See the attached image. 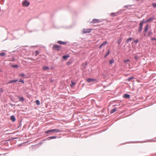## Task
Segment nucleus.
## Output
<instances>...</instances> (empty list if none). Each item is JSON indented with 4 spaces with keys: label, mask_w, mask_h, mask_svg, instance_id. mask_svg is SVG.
<instances>
[{
    "label": "nucleus",
    "mask_w": 156,
    "mask_h": 156,
    "mask_svg": "<svg viewBox=\"0 0 156 156\" xmlns=\"http://www.w3.org/2000/svg\"><path fill=\"white\" fill-rule=\"evenodd\" d=\"M100 22V20L98 19H94L90 23H99Z\"/></svg>",
    "instance_id": "9"
},
{
    "label": "nucleus",
    "mask_w": 156,
    "mask_h": 156,
    "mask_svg": "<svg viewBox=\"0 0 156 156\" xmlns=\"http://www.w3.org/2000/svg\"><path fill=\"white\" fill-rule=\"evenodd\" d=\"M144 36H146V34H145V33H144Z\"/></svg>",
    "instance_id": "55"
},
{
    "label": "nucleus",
    "mask_w": 156,
    "mask_h": 156,
    "mask_svg": "<svg viewBox=\"0 0 156 156\" xmlns=\"http://www.w3.org/2000/svg\"><path fill=\"white\" fill-rule=\"evenodd\" d=\"M35 53L36 54V55H37L39 54V52L38 51L36 50L35 51Z\"/></svg>",
    "instance_id": "40"
},
{
    "label": "nucleus",
    "mask_w": 156,
    "mask_h": 156,
    "mask_svg": "<svg viewBox=\"0 0 156 156\" xmlns=\"http://www.w3.org/2000/svg\"><path fill=\"white\" fill-rule=\"evenodd\" d=\"M152 34V32L151 30H149L148 33V35L150 36H151Z\"/></svg>",
    "instance_id": "37"
},
{
    "label": "nucleus",
    "mask_w": 156,
    "mask_h": 156,
    "mask_svg": "<svg viewBox=\"0 0 156 156\" xmlns=\"http://www.w3.org/2000/svg\"><path fill=\"white\" fill-rule=\"evenodd\" d=\"M23 6L24 7H27L30 4V2L28 0H24L22 3Z\"/></svg>",
    "instance_id": "3"
},
{
    "label": "nucleus",
    "mask_w": 156,
    "mask_h": 156,
    "mask_svg": "<svg viewBox=\"0 0 156 156\" xmlns=\"http://www.w3.org/2000/svg\"><path fill=\"white\" fill-rule=\"evenodd\" d=\"M35 103L37 105H40V101L38 100H36L35 101Z\"/></svg>",
    "instance_id": "30"
},
{
    "label": "nucleus",
    "mask_w": 156,
    "mask_h": 156,
    "mask_svg": "<svg viewBox=\"0 0 156 156\" xmlns=\"http://www.w3.org/2000/svg\"><path fill=\"white\" fill-rule=\"evenodd\" d=\"M62 46L57 44H54L53 45V49L57 51H59L61 50Z\"/></svg>",
    "instance_id": "2"
},
{
    "label": "nucleus",
    "mask_w": 156,
    "mask_h": 156,
    "mask_svg": "<svg viewBox=\"0 0 156 156\" xmlns=\"http://www.w3.org/2000/svg\"><path fill=\"white\" fill-rule=\"evenodd\" d=\"M9 105L11 106L12 107H13L14 106H15V104H13L12 103H10L9 104Z\"/></svg>",
    "instance_id": "45"
},
{
    "label": "nucleus",
    "mask_w": 156,
    "mask_h": 156,
    "mask_svg": "<svg viewBox=\"0 0 156 156\" xmlns=\"http://www.w3.org/2000/svg\"><path fill=\"white\" fill-rule=\"evenodd\" d=\"M22 126V123H21V121H20V122L19 124V125L17 127V128H19L20 127H21Z\"/></svg>",
    "instance_id": "41"
},
{
    "label": "nucleus",
    "mask_w": 156,
    "mask_h": 156,
    "mask_svg": "<svg viewBox=\"0 0 156 156\" xmlns=\"http://www.w3.org/2000/svg\"><path fill=\"white\" fill-rule=\"evenodd\" d=\"M10 99L11 100V101H12V102H16V101H15V99H14L12 98H11V97H10Z\"/></svg>",
    "instance_id": "38"
},
{
    "label": "nucleus",
    "mask_w": 156,
    "mask_h": 156,
    "mask_svg": "<svg viewBox=\"0 0 156 156\" xmlns=\"http://www.w3.org/2000/svg\"><path fill=\"white\" fill-rule=\"evenodd\" d=\"M75 82L72 80L71 81V83L70 84V87H72L75 85Z\"/></svg>",
    "instance_id": "24"
},
{
    "label": "nucleus",
    "mask_w": 156,
    "mask_h": 156,
    "mask_svg": "<svg viewBox=\"0 0 156 156\" xmlns=\"http://www.w3.org/2000/svg\"><path fill=\"white\" fill-rule=\"evenodd\" d=\"M143 24L140 23L139 27L138 29V31L139 33H140L143 29Z\"/></svg>",
    "instance_id": "8"
},
{
    "label": "nucleus",
    "mask_w": 156,
    "mask_h": 156,
    "mask_svg": "<svg viewBox=\"0 0 156 156\" xmlns=\"http://www.w3.org/2000/svg\"><path fill=\"white\" fill-rule=\"evenodd\" d=\"M18 81L19 82H20V83H21L23 84H24V81L22 79H20L19 81Z\"/></svg>",
    "instance_id": "33"
},
{
    "label": "nucleus",
    "mask_w": 156,
    "mask_h": 156,
    "mask_svg": "<svg viewBox=\"0 0 156 156\" xmlns=\"http://www.w3.org/2000/svg\"><path fill=\"white\" fill-rule=\"evenodd\" d=\"M124 11V9H120L117 12H116L117 14V15L119 14H121L122 12H123Z\"/></svg>",
    "instance_id": "19"
},
{
    "label": "nucleus",
    "mask_w": 156,
    "mask_h": 156,
    "mask_svg": "<svg viewBox=\"0 0 156 156\" xmlns=\"http://www.w3.org/2000/svg\"><path fill=\"white\" fill-rule=\"evenodd\" d=\"M147 23V20H145L144 19H143L142 20V21L141 22H140V23L143 25V24L144 23Z\"/></svg>",
    "instance_id": "29"
},
{
    "label": "nucleus",
    "mask_w": 156,
    "mask_h": 156,
    "mask_svg": "<svg viewBox=\"0 0 156 156\" xmlns=\"http://www.w3.org/2000/svg\"><path fill=\"white\" fill-rule=\"evenodd\" d=\"M152 141H156V140H151Z\"/></svg>",
    "instance_id": "57"
},
{
    "label": "nucleus",
    "mask_w": 156,
    "mask_h": 156,
    "mask_svg": "<svg viewBox=\"0 0 156 156\" xmlns=\"http://www.w3.org/2000/svg\"><path fill=\"white\" fill-rule=\"evenodd\" d=\"M97 79L94 78H89L87 79V81L88 83H91L96 81Z\"/></svg>",
    "instance_id": "5"
},
{
    "label": "nucleus",
    "mask_w": 156,
    "mask_h": 156,
    "mask_svg": "<svg viewBox=\"0 0 156 156\" xmlns=\"http://www.w3.org/2000/svg\"><path fill=\"white\" fill-rule=\"evenodd\" d=\"M153 7L154 8H156V3H153L152 4Z\"/></svg>",
    "instance_id": "39"
},
{
    "label": "nucleus",
    "mask_w": 156,
    "mask_h": 156,
    "mask_svg": "<svg viewBox=\"0 0 156 156\" xmlns=\"http://www.w3.org/2000/svg\"><path fill=\"white\" fill-rule=\"evenodd\" d=\"M57 137H58V136H51L48 137V140H49L52 139H56Z\"/></svg>",
    "instance_id": "15"
},
{
    "label": "nucleus",
    "mask_w": 156,
    "mask_h": 156,
    "mask_svg": "<svg viewBox=\"0 0 156 156\" xmlns=\"http://www.w3.org/2000/svg\"><path fill=\"white\" fill-rule=\"evenodd\" d=\"M111 83H110L108 85H106V86H105L104 87H108L111 84Z\"/></svg>",
    "instance_id": "48"
},
{
    "label": "nucleus",
    "mask_w": 156,
    "mask_h": 156,
    "mask_svg": "<svg viewBox=\"0 0 156 156\" xmlns=\"http://www.w3.org/2000/svg\"><path fill=\"white\" fill-rule=\"evenodd\" d=\"M133 39L132 37H129V38L127 39L126 41L127 43H128L129 41H131Z\"/></svg>",
    "instance_id": "27"
},
{
    "label": "nucleus",
    "mask_w": 156,
    "mask_h": 156,
    "mask_svg": "<svg viewBox=\"0 0 156 156\" xmlns=\"http://www.w3.org/2000/svg\"><path fill=\"white\" fill-rule=\"evenodd\" d=\"M10 140V139H8L7 140H6V141H9Z\"/></svg>",
    "instance_id": "52"
},
{
    "label": "nucleus",
    "mask_w": 156,
    "mask_h": 156,
    "mask_svg": "<svg viewBox=\"0 0 156 156\" xmlns=\"http://www.w3.org/2000/svg\"><path fill=\"white\" fill-rule=\"evenodd\" d=\"M1 96V95L0 94V96Z\"/></svg>",
    "instance_id": "61"
},
{
    "label": "nucleus",
    "mask_w": 156,
    "mask_h": 156,
    "mask_svg": "<svg viewBox=\"0 0 156 156\" xmlns=\"http://www.w3.org/2000/svg\"><path fill=\"white\" fill-rule=\"evenodd\" d=\"M18 98L19 99L20 101H21L22 102H23L24 101V98L23 97H18Z\"/></svg>",
    "instance_id": "16"
},
{
    "label": "nucleus",
    "mask_w": 156,
    "mask_h": 156,
    "mask_svg": "<svg viewBox=\"0 0 156 156\" xmlns=\"http://www.w3.org/2000/svg\"><path fill=\"white\" fill-rule=\"evenodd\" d=\"M18 81V79L11 80L9 81L8 82V83L10 84L14 83H16Z\"/></svg>",
    "instance_id": "12"
},
{
    "label": "nucleus",
    "mask_w": 156,
    "mask_h": 156,
    "mask_svg": "<svg viewBox=\"0 0 156 156\" xmlns=\"http://www.w3.org/2000/svg\"><path fill=\"white\" fill-rule=\"evenodd\" d=\"M148 27L149 25L148 24H147L146 25V26H145L144 28V30L143 31V32L144 33H145V34H146V33L147 32L148 30Z\"/></svg>",
    "instance_id": "10"
},
{
    "label": "nucleus",
    "mask_w": 156,
    "mask_h": 156,
    "mask_svg": "<svg viewBox=\"0 0 156 156\" xmlns=\"http://www.w3.org/2000/svg\"><path fill=\"white\" fill-rule=\"evenodd\" d=\"M51 69H53L52 68V67H51Z\"/></svg>",
    "instance_id": "59"
},
{
    "label": "nucleus",
    "mask_w": 156,
    "mask_h": 156,
    "mask_svg": "<svg viewBox=\"0 0 156 156\" xmlns=\"http://www.w3.org/2000/svg\"><path fill=\"white\" fill-rule=\"evenodd\" d=\"M72 63V62L70 61H69L67 62V65L69 66Z\"/></svg>",
    "instance_id": "36"
},
{
    "label": "nucleus",
    "mask_w": 156,
    "mask_h": 156,
    "mask_svg": "<svg viewBox=\"0 0 156 156\" xmlns=\"http://www.w3.org/2000/svg\"><path fill=\"white\" fill-rule=\"evenodd\" d=\"M3 91V89L2 88L0 89V92H2Z\"/></svg>",
    "instance_id": "47"
},
{
    "label": "nucleus",
    "mask_w": 156,
    "mask_h": 156,
    "mask_svg": "<svg viewBox=\"0 0 156 156\" xmlns=\"http://www.w3.org/2000/svg\"><path fill=\"white\" fill-rule=\"evenodd\" d=\"M109 64L110 65L112 64L113 63H114V61L113 59H112L109 61Z\"/></svg>",
    "instance_id": "28"
},
{
    "label": "nucleus",
    "mask_w": 156,
    "mask_h": 156,
    "mask_svg": "<svg viewBox=\"0 0 156 156\" xmlns=\"http://www.w3.org/2000/svg\"><path fill=\"white\" fill-rule=\"evenodd\" d=\"M10 119L13 122H14L16 120L15 116L13 115H11L10 117Z\"/></svg>",
    "instance_id": "17"
},
{
    "label": "nucleus",
    "mask_w": 156,
    "mask_h": 156,
    "mask_svg": "<svg viewBox=\"0 0 156 156\" xmlns=\"http://www.w3.org/2000/svg\"><path fill=\"white\" fill-rule=\"evenodd\" d=\"M19 145L20 146H21V144H19Z\"/></svg>",
    "instance_id": "56"
},
{
    "label": "nucleus",
    "mask_w": 156,
    "mask_h": 156,
    "mask_svg": "<svg viewBox=\"0 0 156 156\" xmlns=\"http://www.w3.org/2000/svg\"><path fill=\"white\" fill-rule=\"evenodd\" d=\"M118 16L116 12H112L110 13V16Z\"/></svg>",
    "instance_id": "26"
},
{
    "label": "nucleus",
    "mask_w": 156,
    "mask_h": 156,
    "mask_svg": "<svg viewBox=\"0 0 156 156\" xmlns=\"http://www.w3.org/2000/svg\"><path fill=\"white\" fill-rule=\"evenodd\" d=\"M87 62H85L84 63H83L82 64V66H83V69H85L87 67Z\"/></svg>",
    "instance_id": "18"
},
{
    "label": "nucleus",
    "mask_w": 156,
    "mask_h": 156,
    "mask_svg": "<svg viewBox=\"0 0 156 156\" xmlns=\"http://www.w3.org/2000/svg\"><path fill=\"white\" fill-rule=\"evenodd\" d=\"M155 18V17L154 16H153L152 17H151L147 20V22H149L152 21Z\"/></svg>",
    "instance_id": "13"
},
{
    "label": "nucleus",
    "mask_w": 156,
    "mask_h": 156,
    "mask_svg": "<svg viewBox=\"0 0 156 156\" xmlns=\"http://www.w3.org/2000/svg\"><path fill=\"white\" fill-rule=\"evenodd\" d=\"M139 39H136V40H135L134 41V42L135 43V44H137V42H138L139 41Z\"/></svg>",
    "instance_id": "42"
},
{
    "label": "nucleus",
    "mask_w": 156,
    "mask_h": 156,
    "mask_svg": "<svg viewBox=\"0 0 156 156\" xmlns=\"http://www.w3.org/2000/svg\"><path fill=\"white\" fill-rule=\"evenodd\" d=\"M6 54L5 52H2L0 53V56H4Z\"/></svg>",
    "instance_id": "31"
},
{
    "label": "nucleus",
    "mask_w": 156,
    "mask_h": 156,
    "mask_svg": "<svg viewBox=\"0 0 156 156\" xmlns=\"http://www.w3.org/2000/svg\"><path fill=\"white\" fill-rule=\"evenodd\" d=\"M10 66L12 67H13V68H16L17 69L19 67V66L18 65H11Z\"/></svg>",
    "instance_id": "25"
},
{
    "label": "nucleus",
    "mask_w": 156,
    "mask_h": 156,
    "mask_svg": "<svg viewBox=\"0 0 156 156\" xmlns=\"http://www.w3.org/2000/svg\"><path fill=\"white\" fill-rule=\"evenodd\" d=\"M122 97L124 98L129 99L130 97V96L129 94L126 93L123 94Z\"/></svg>",
    "instance_id": "6"
},
{
    "label": "nucleus",
    "mask_w": 156,
    "mask_h": 156,
    "mask_svg": "<svg viewBox=\"0 0 156 156\" xmlns=\"http://www.w3.org/2000/svg\"><path fill=\"white\" fill-rule=\"evenodd\" d=\"M20 106V105H18V106Z\"/></svg>",
    "instance_id": "58"
},
{
    "label": "nucleus",
    "mask_w": 156,
    "mask_h": 156,
    "mask_svg": "<svg viewBox=\"0 0 156 156\" xmlns=\"http://www.w3.org/2000/svg\"><path fill=\"white\" fill-rule=\"evenodd\" d=\"M12 61H14V58H12Z\"/></svg>",
    "instance_id": "50"
},
{
    "label": "nucleus",
    "mask_w": 156,
    "mask_h": 156,
    "mask_svg": "<svg viewBox=\"0 0 156 156\" xmlns=\"http://www.w3.org/2000/svg\"><path fill=\"white\" fill-rule=\"evenodd\" d=\"M134 58L136 60V61H137L138 59V57L137 56H134Z\"/></svg>",
    "instance_id": "44"
},
{
    "label": "nucleus",
    "mask_w": 156,
    "mask_h": 156,
    "mask_svg": "<svg viewBox=\"0 0 156 156\" xmlns=\"http://www.w3.org/2000/svg\"><path fill=\"white\" fill-rule=\"evenodd\" d=\"M19 76L20 77H25V74L24 73H21L20 74Z\"/></svg>",
    "instance_id": "32"
},
{
    "label": "nucleus",
    "mask_w": 156,
    "mask_h": 156,
    "mask_svg": "<svg viewBox=\"0 0 156 156\" xmlns=\"http://www.w3.org/2000/svg\"><path fill=\"white\" fill-rule=\"evenodd\" d=\"M92 30V29L90 28L86 29L84 28L83 30V34H86L87 33H90Z\"/></svg>",
    "instance_id": "4"
},
{
    "label": "nucleus",
    "mask_w": 156,
    "mask_h": 156,
    "mask_svg": "<svg viewBox=\"0 0 156 156\" xmlns=\"http://www.w3.org/2000/svg\"><path fill=\"white\" fill-rule=\"evenodd\" d=\"M69 57L70 55L69 54H66L62 56V58L64 60H66L67 58Z\"/></svg>",
    "instance_id": "11"
},
{
    "label": "nucleus",
    "mask_w": 156,
    "mask_h": 156,
    "mask_svg": "<svg viewBox=\"0 0 156 156\" xmlns=\"http://www.w3.org/2000/svg\"><path fill=\"white\" fill-rule=\"evenodd\" d=\"M108 43V42L107 41H104L99 46V48L101 49L103 46H105Z\"/></svg>",
    "instance_id": "7"
},
{
    "label": "nucleus",
    "mask_w": 156,
    "mask_h": 156,
    "mask_svg": "<svg viewBox=\"0 0 156 156\" xmlns=\"http://www.w3.org/2000/svg\"><path fill=\"white\" fill-rule=\"evenodd\" d=\"M48 137H47V138H45V139H44L43 140V141H45V140H48Z\"/></svg>",
    "instance_id": "49"
},
{
    "label": "nucleus",
    "mask_w": 156,
    "mask_h": 156,
    "mask_svg": "<svg viewBox=\"0 0 156 156\" xmlns=\"http://www.w3.org/2000/svg\"><path fill=\"white\" fill-rule=\"evenodd\" d=\"M57 43L61 45L66 44L67 43L66 42L63 41H58Z\"/></svg>",
    "instance_id": "14"
},
{
    "label": "nucleus",
    "mask_w": 156,
    "mask_h": 156,
    "mask_svg": "<svg viewBox=\"0 0 156 156\" xmlns=\"http://www.w3.org/2000/svg\"><path fill=\"white\" fill-rule=\"evenodd\" d=\"M8 32V33H9V32H8V31L7 32Z\"/></svg>",
    "instance_id": "60"
},
{
    "label": "nucleus",
    "mask_w": 156,
    "mask_h": 156,
    "mask_svg": "<svg viewBox=\"0 0 156 156\" xmlns=\"http://www.w3.org/2000/svg\"><path fill=\"white\" fill-rule=\"evenodd\" d=\"M2 72V69H0V72Z\"/></svg>",
    "instance_id": "53"
},
{
    "label": "nucleus",
    "mask_w": 156,
    "mask_h": 156,
    "mask_svg": "<svg viewBox=\"0 0 156 156\" xmlns=\"http://www.w3.org/2000/svg\"><path fill=\"white\" fill-rule=\"evenodd\" d=\"M134 78V77L133 76H131L129 77L126 80V81H130L131 80Z\"/></svg>",
    "instance_id": "22"
},
{
    "label": "nucleus",
    "mask_w": 156,
    "mask_h": 156,
    "mask_svg": "<svg viewBox=\"0 0 156 156\" xmlns=\"http://www.w3.org/2000/svg\"><path fill=\"white\" fill-rule=\"evenodd\" d=\"M117 110V108L115 107L114 108L112 109L110 111V113L111 114L115 112Z\"/></svg>",
    "instance_id": "23"
},
{
    "label": "nucleus",
    "mask_w": 156,
    "mask_h": 156,
    "mask_svg": "<svg viewBox=\"0 0 156 156\" xmlns=\"http://www.w3.org/2000/svg\"><path fill=\"white\" fill-rule=\"evenodd\" d=\"M16 50H14V51H13V52H16Z\"/></svg>",
    "instance_id": "54"
},
{
    "label": "nucleus",
    "mask_w": 156,
    "mask_h": 156,
    "mask_svg": "<svg viewBox=\"0 0 156 156\" xmlns=\"http://www.w3.org/2000/svg\"><path fill=\"white\" fill-rule=\"evenodd\" d=\"M62 131V130L58 129H53L47 130L44 132V135L46 136H49L52 135L55 133H57L59 132H60Z\"/></svg>",
    "instance_id": "1"
},
{
    "label": "nucleus",
    "mask_w": 156,
    "mask_h": 156,
    "mask_svg": "<svg viewBox=\"0 0 156 156\" xmlns=\"http://www.w3.org/2000/svg\"><path fill=\"white\" fill-rule=\"evenodd\" d=\"M132 5H130L129 6V5H124L123 7L124 8H128L129 7H130Z\"/></svg>",
    "instance_id": "43"
},
{
    "label": "nucleus",
    "mask_w": 156,
    "mask_h": 156,
    "mask_svg": "<svg viewBox=\"0 0 156 156\" xmlns=\"http://www.w3.org/2000/svg\"><path fill=\"white\" fill-rule=\"evenodd\" d=\"M50 69L49 67L47 66H44L43 67L42 69L44 70H47L49 69Z\"/></svg>",
    "instance_id": "21"
},
{
    "label": "nucleus",
    "mask_w": 156,
    "mask_h": 156,
    "mask_svg": "<svg viewBox=\"0 0 156 156\" xmlns=\"http://www.w3.org/2000/svg\"><path fill=\"white\" fill-rule=\"evenodd\" d=\"M121 39L120 38L117 41V43L118 44H121Z\"/></svg>",
    "instance_id": "35"
},
{
    "label": "nucleus",
    "mask_w": 156,
    "mask_h": 156,
    "mask_svg": "<svg viewBox=\"0 0 156 156\" xmlns=\"http://www.w3.org/2000/svg\"><path fill=\"white\" fill-rule=\"evenodd\" d=\"M110 51L109 49H108V51L106 53V54L105 55L104 58H105L110 54Z\"/></svg>",
    "instance_id": "20"
},
{
    "label": "nucleus",
    "mask_w": 156,
    "mask_h": 156,
    "mask_svg": "<svg viewBox=\"0 0 156 156\" xmlns=\"http://www.w3.org/2000/svg\"><path fill=\"white\" fill-rule=\"evenodd\" d=\"M53 81H54V80H52V79H51V82H52Z\"/></svg>",
    "instance_id": "51"
},
{
    "label": "nucleus",
    "mask_w": 156,
    "mask_h": 156,
    "mask_svg": "<svg viewBox=\"0 0 156 156\" xmlns=\"http://www.w3.org/2000/svg\"><path fill=\"white\" fill-rule=\"evenodd\" d=\"M151 41H156V39L155 37L151 38Z\"/></svg>",
    "instance_id": "46"
},
{
    "label": "nucleus",
    "mask_w": 156,
    "mask_h": 156,
    "mask_svg": "<svg viewBox=\"0 0 156 156\" xmlns=\"http://www.w3.org/2000/svg\"><path fill=\"white\" fill-rule=\"evenodd\" d=\"M130 60L129 59H125L124 60V62L125 63L130 62Z\"/></svg>",
    "instance_id": "34"
}]
</instances>
